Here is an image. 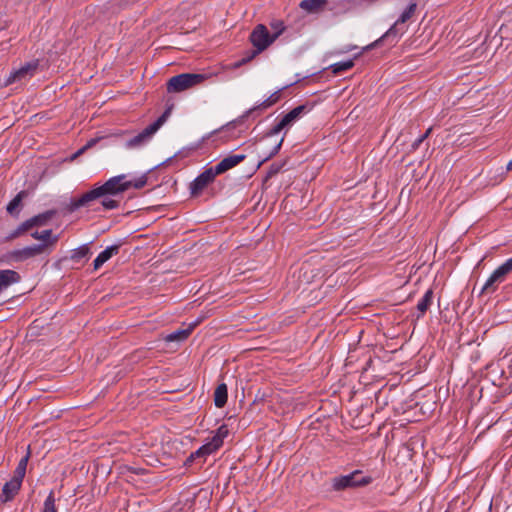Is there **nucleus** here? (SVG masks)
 I'll return each instance as SVG.
<instances>
[{
	"mask_svg": "<svg viewBox=\"0 0 512 512\" xmlns=\"http://www.w3.org/2000/svg\"><path fill=\"white\" fill-rule=\"evenodd\" d=\"M270 27L272 28V30L274 31L273 33H271V35L273 36V38L276 40L286 29L285 25H284V22L282 20H278V19H275V20H272L270 22Z\"/></svg>",
	"mask_w": 512,
	"mask_h": 512,
	"instance_id": "36",
	"label": "nucleus"
},
{
	"mask_svg": "<svg viewBox=\"0 0 512 512\" xmlns=\"http://www.w3.org/2000/svg\"><path fill=\"white\" fill-rule=\"evenodd\" d=\"M126 175H118L109 178L103 184L98 185L102 194L101 205L104 210L117 209L120 206V201L115 197L122 195L129 189V184L124 181Z\"/></svg>",
	"mask_w": 512,
	"mask_h": 512,
	"instance_id": "1",
	"label": "nucleus"
},
{
	"mask_svg": "<svg viewBox=\"0 0 512 512\" xmlns=\"http://www.w3.org/2000/svg\"><path fill=\"white\" fill-rule=\"evenodd\" d=\"M246 159L245 154L229 155L223 158L218 164L212 166L217 175H221L228 170L236 167Z\"/></svg>",
	"mask_w": 512,
	"mask_h": 512,
	"instance_id": "13",
	"label": "nucleus"
},
{
	"mask_svg": "<svg viewBox=\"0 0 512 512\" xmlns=\"http://www.w3.org/2000/svg\"><path fill=\"white\" fill-rule=\"evenodd\" d=\"M43 246L33 244L22 249L13 250L8 254V257L15 262H23L36 256L47 254L43 251Z\"/></svg>",
	"mask_w": 512,
	"mask_h": 512,
	"instance_id": "10",
	"label": "nucleus"
},
{
	"mask_svg": "<svg viewBox=\"0 0 512 512\" xmlns=\"http://www.w3.org/2000/svg\"><path fill=\"white\" fill-rule=\"evenodd\" d=\"M28 196V190H21L20 192H18L16 196L7 204V213L14 218H18L24 207L23 201L27 199Z\"/></svg>",
	"mask_w": 512,
	"mask_h": 512,
	"instance_id": "14",
	"label": "nucleus"
},
{
	"mask_svg": "<svg viewBox=\"0 0 512 512\" xmlns=\"http://www.w3.org/2000/svg\"><path fill=\"white\" fill-rule=\"evenodd\" d=\"M512 272V257L501 264L493 273H495L503 281Z\"/></svg>",
	"mask_w": 512,
	"mask_h": 512,
	"instance_id": "30",
	"label": "nucleus"
},
{
	"mask_svg": "<svg viewBox=\"0 0 512 512\" xmlns=\"http://www.w3.org/2000/svg\"><path fill=\"white\" fill-rule=\"evenodd\" d=\"M361 53L356 54L352 59L343 62H337L330 65L329 69L334 75H339L344 73L350 69H352L355 65V60L360 57Z\"/></svg>",
	"mask_w": 512,
	"mask_h": 512,
	"instance_id": "24",
	"label": "nucleus"
},
{
	"mask_svg": "<svg viewBox=\"0 0 512 512\" xmlns=\"http://www.w3.org/2000/svg\"><path fill=\"white\" fill-rule=\"evenodd\" d=\"M173 109V104L168 106L160 117H158L153 123L148 125L143 131L127 140L125 147L128 149L138 148L146 144L152 136L160 129V127L166 122Z\"/></svg>",
	"mask_w": 512,
	"mask_h": 512,
	"instance_id": "4",
	"label": "nucleus"
},
{
	"mask_svg": "<svg viewBox=\"0 0 512 512\" xmlns=\"http://www.w3.org/2000/svg\"><path fill=\"white\" fill-rule=\"evenodd\" d=\"M120 247V244H115L100 252L93 261L94 270H98L110 258H112L114 255H117L119 253Z\"/></svg>",
	"mask_w": 512,
	"mask_h": 512,
	"instance_id": "19",
	"label": "nucleus"
},
{
	"mask_svg": "<svg viewBox=\"0 0 512 512\" xmlns=\"http://www.w3.org/2000/svg\"><path fill=\"white\" fill-rule=\"evenodd\" d=\"M193 327L190 326L187 329L177 330L167 336V341H183L188 338L191 334Z\"/></svg>",
	"mask_w": 512,
	"mask_h": 512,
	"instance_id": "32",
	"label": "nucleus"
},
{
	"mask_svg": "<svg viewBox=\"0 0 512 512\" xmlns=\"http://www.w3.org/2000/svg\"><path fill=\"white\" fill-rule=\"evenodd\" d=\"M20 280L21 276L18 272L10 269L0 270V293Z\"/></svg>",
	"mask_w": 512,
	"mask_h": 512,
	"instance_id": "18",
	"label": "nucleus"
},
{
	"mask_svg": "<svg viewBox=\"0 0 512 512\" xmlns=\"http://www.w3.org/2000/svg\"><path fill=\"white\" fill-rule=\"evenodd\" d=\"M91 255V251L88 244H84L76 249L71 250L70 259L75 262L79 263L83 259H88Z\"/></svg>",
	"mask_w": 512,
	"mask_h": 512,
	"instance_id": "28",
	"label": "nucleus"
},
{
	"mask_svg": "<svg viewBox=\"0 0 512 512\" xmlns=\"http://www.w3.org/2000/svg\"><path fill=\"white\" fill-rule=\"evenodd\" d=\"M147 180H148V178L144 174L141 177H139L138 179H136L134 181H126V183L129 184V189L131 187H133L135 189H142L147 184Z\"/></svg>",
	"mask_w": 512,
	"mask_h": 512,
	"instance_id": "38",
	"label": "nucleus"
},
{
	"mask_svg": "<svg viewBox=\"0 0 512 512\" xmlns=\"http://www.w3.org/2000/svg\"><path fill=\"white\" fill-rule=\"evenodd\" d=\"M37 67H38L37 62L25 64L24 66H22L21 68H19L18 70L14 71L10 74L9 78L7 79V83L11 84L15 81H20L27 76H33Z\"/></svg>",
	"mask_w": 512,
	"mask_h": 512,
	"instance_id": "16",
	"label": "nucleus"
},
{
	"mask_svg": "<svg viewBox=\"0 0 512 512\" xmlns=\"http://www.w3.org/2000/svg\"><path fill=\"white\" fill-rule=\"evenodd\" d=\"M22 482L20 480H16L12 478L10 481L6 482L2 488V493L0 496L1 503H7L12 501L14 497L18 494L21 488Z\"/></svg>",
	"mask_w": 512,
	"mask_h": 512,
	"instance_id": "15",
	"label": "nucleus"
},
{
	"mask_svg": "<svg viewBox=\"0 0 512 512\" xmlns=\"http://www.w3.org/2000/svg\"><path fill=\"white\" fill-rule=\"evenodd\" d=\"M283 142H284V136L279 140V142L277 144L274 145L272 150L265 157H263L261 161H259V163L257 165V168H259L265 162L269 161L274 156H276L279 153V151H280V149L282 147Z\"/></svg>",
	"mask_w": 512,
	"mask_h": 512,
	"instance_id": "35",
	"label": "nucleus"
},
{
	"mask_svg": "<svg viewBox=\"0 0 512 512\" xmlns=\"http://www.w3.org/2000/svg\"><path fill=\"white\" fill-rule=\"evenodd\" d=\"M432 132V127H429L424 134L419 136L423 141L426 140Z\"/></svg>",
	"mask_w": 512,
	"mask_h": 512,
	"instance_id": "40",
	"label": "nucleus"
},
{
	"mask_svg": "<svg viewBox=\"0 0 512 512\" xmlns=\"http://www.w3.org/2000/svg\"><path fill=\"white\" fill-rule=\"evenodd\" d=\"M56 209H49L33 217L29 218L31 228L47 226L50 221L57 215Z\"/></svg>",
	"mask_w": 512,
	"mask_h": 512,
	"instance_id": "17",
	"label": "nucleus"
},
{
	"mask_svg": "<svg viewBox=\"0 0 512 512\" xmlns=\"http://www.w3.org/2000/svg\"><path fill=\"white\" fill-rule=\"evenodd\" d=\"M32 230L30 223L27 220L23 221L20 225L17 226L16 229L12 230L4 239L5 242L13 241L14 239L19 238L20 236L28 233Z\"/></svg>",
	"mask_w": 512,
	"mask_h": 512,
	"instance_id": "26",
	"label": "nucleus"
},
{
	"mask_svg": "<svg viewBox=\"0 0 512 512\" xmlns=\"http://www.w3.org/2000/svg\"><path fill=\"white\" fill-rule=\"evenodd\" d=\"M506 169L509 171V170H512V159L508 162L507 166H506Z\"/></svg>",
	"mask_w": 512,
	"mask_h": 512,
	"instance_id": "41",
	"label": "nucleus"
},
{
	"mask_svg": "<svg viewBox=\"0 0 512 512\" xmlns=\"http://www.w3.org/2000/svg\"><path fill=\"white\" fill-rule=\"evenodd\" d=\"M286 162L287 161L284 160L281 163H276V162L272 163L269 166L266 176L264 177V182H266L269 179H271L272 177L276 176L281 171V169L285 166Z\"/></svg>",
	"mask_w": 512,
	"mask_h": 512,
	"instance_id": "34",
	"label": "nucleus"
},
{
	"mask_svg": "<svg viewBox=\"0 0 512 512\" xmlns=\"http://www.w3.org/2000/svg\"><path fill=\"white\" fill-rule=\"evenodd\" d=\"M311 109L312 105L308 103L293 108L288 113L283 115L279 119V121L265 133V137L277 135L283 130H285V136L288 129L292 127L297 120H299L304 114L308 113Z\"/></svg>",
	"mask_w": 512,
	"mask_h": 512,
	"instance_id": "6",
	"label": "nucleus"
},
{
	"mask_svg": "<svg viewBox=\"0 0 512 512\" xmlns=\"http://www.w3.org/2000/svg\"><path fill=\"white\" fill-rule=\"evenodd\" d=\"M98 141H99V138H92V139H90L83 147H81L79 150H77L71 156V159L72 160L76 159L77 157L82 155L85 151H87L88 149L94 147L97 144Z\"/></svg>",
	"mask_w": 512,
	"mask_h": 512,
	"instance_id": "37",
	"label": "nucleus"
},
{
	"mask_svg": "<svg viewBox=\"0 0 512 512\" xmlns=\"http://www.w3.org/2000/svg\"><path fill=\"white\" fill-rule=\"evenodd\" d=\"M229 434V429H228V426L226 424H222L220 425L216 432H215V435L211 438V440L209 441V443L216 449V450H219L222 445H223V441L224 439L228 436Z\"/></svg>",
	"mask_w": 512,
	"mask_h": 512,
	"instance_id": "25",
	"label": "nucleus"
},
{
	"mask_svg": "<svg viewBox=\"0 0 512 512\" xmlns=\"http://www.w3.org/2000/svg\"><path fill=\"white\" fill-rule=\"evenodd\" d=\"M445 512H449V511H445Z\"/></svg>",
	"mask_w": 512,
	"mask_h": 512,
	"instance_id": "43",
	"label": "nucleus"
},
{
	"mask_svg": "<svg viewBox=\"0 0 512 512\" xmlns=\"http://www.w3.org/2000/svg\"><path fill=\"white\" fill-rule=\"evenodd\" d=\"M217 450L209 443L203 444L201 447H199L195 452H192L185 460L184 465L189 467L191 466L196 460H200L201 464H203L207 457L211 454L215 453Z\"/></svg>",
	"mask_w": 512,
	"mask_h": 512,
	"instance_id": "12",
	"label": "nucleus"
},
{
	"mask_svg": "<svg viewBox=\"0 0 512 512\" xmlns=\"http://www.w3.org/2000/svg\"><path fill=\"white\" fill-rule=\"evenodd\" d=\"M83 195L85 196L90 207H92L93 203L96 200H102V194L100 192L98 185H95L92 189L84 192Z\"/></svg>",
	"mask_w": 512,
	"mask_h": 512,
	"instance_id": "31",
	"label": "nucleus"
},
{
	"mask_svg": "<svg viewBox=\"0 0 512 512\" xmlns=\"http://www.w3.org/2000/svg\"><path fill=\"white\" fill-rule=\"evenodd\" d=\"M249 40L252 45L256 48L255 51L251 52L250 55L242 58L240 61L235 63V67H240L243 64H246L251 59H253L257 54L266 50L275 39L268 31L267 27L264 24H257L252 30Z\"/></svg>",
	"mask_w": 512,
	"mask_h": 512,
	"instance_id": "3",
	"label": "nucleus"
},
{
	"mask_svg": "<svg viewBox=\"0 0 512 512\" xmlns=\"http://www.w3.org/2000/svg\"><path fill=\"white\" fill-rule=\"evenodd\" d=\"M30 235L33 239L40 241L38 245H44L43 251H45L47 255L51 253L52 249L59 241V235H54L51 229H46L41 232L36 230L31 232Z\"/></svg>",
	"mask_w": 512,
	"mask_h": 512,
	"instance_id": "11",
	"label": "nucleus"
},
{
	"mask_svg": "<svg viewBox=\"0 0 512 512\" xmlns=\"http://www.w3.org/2000/svg\"><path fill=\"white\" fill-rule=\"evenodd\" d=\"M280 99H281V89L276 91V92H274V93H272L266 100H264L259 105L254 106L253 108H250L249 110H247L239 119L231 121L228 124H226L225 126H222L221 128L216 129V130L210 132L209 134L204 136L202 138V140L203 141L208 140L213 135H215L218 132L222 131L225 127H230V126L231 127H235L237 123L243 122V120L248 118L249 116H252L254 114L259 115L262 110L267 109V108L271 107L272 105L276 104Z\"/></svg>",
	"mask_w": 512,
	"mask_h": 512,
	"instance_id": "8",
	"label": "nucleus"
},
{
	"mask_svg": "<svg viewBox=\"0 0 512 512\" xmlns=\"http://www.w3.org/2000/svg\"><path fill=\"white\" fill-rule=\"evenodd\" d=\"M29 456H30V454L28 452L26 456L21 458V460L19 461V463L16 467V470L14 472V476L12 478H14L16 480H20V482L23 481V478L25 477V473H26Z\"/></svg>",
	"mask_w": 512,
	"mask_h": 512,
	"instance_id": "29",
	"label": "nucleus"
},
{
	"mask_svg": "<svg viewBox=\"0 0 512 512\" xmlns=\"http://www.w3.org/2000/svg\"><path fill=\"white\" fill-rule=\"evenodd\" d=\"M214 404L217 408H223L228 400V388L225 383H220L214 391Z\"/></svg>",
	"mask_w": 512,
	"mask_h": 512,
	"instance_id": "23",
	"label": "nucleus"
},
{
	"mask_svg": "<svg viewBox=\"0 0 512 512\" xmlns=\"http://www.w3.org/2000/svg\"><path fill=\"white\" fill-rule=\"evenodd\" d=\"M417 9V3L411 2L406 9L401 13L399 18L396 20V22L376 41L372 42L371 44L367 45L363 48V51H369L376 47H379L382 43H387L390 46H393L398 41L399 34H403L402 32H399L398 26L400 24H404L407 21H409L412 16L415 14V11Z\"/></svg>",
	"mask_w": 512,
	"mask_h": 512,
	"instance_id": "2",
	"label": "nucleus"
},
{
	"mask_svg": "<svg viewBox=\"0 0 512 512\" xmlns=\"http://www.w3.org/2000/svg\"><path fill=\"white\" fill-rule=\"evenodd\" d=\"M504 281L499 278L495 273H492L490 277L485 282L484 286L481 289L482 294H492L494 293L498 286Z\"/></svg>",
	"mask_w": 512,
	"mask_h": 512,
	"instance_id": "27",
	"label": "nucleus"
},
{
	"mask_svg": "<svg viewBox=\"0 0 512 512\" xmlns=\"http://www.w3.org/2000/svg\"><path fill=\"white\" fill-rule=\"evenodd\" d=\"M206 75L198 73H182L171 77L167 84L168 93H179L190 89L206 79Z\"/></svg>",
	"mask_w": 512,
	"mask_h": 512,
	"instance_id": "7",
	"label": "nucleus"
},
{
	"mask_svg": "<svg viewBox=\"0 0 512 512\" xmlns=\"http://www.w3.org/2000/svg\"><path fill=\"white\" fill-rule=\"evenodd\" d=\"M424 141L418 137L412 144H411V152H414L416 151L420 145L423 143Z\"/></svg>",
	"mask_w": 512,
	"mask_h": 512,
	"instance_id": "39",
	"label": "nucleus"
},
{
	"mask_svg": "<svg viewBox=\"0 0 512 512\" xmlns=\"http://www.w3.org/2000/svg\"><path fill=\"white\" fill-rule=\"evenodd\" d=\"M55 502V495L54 491L52 490L45 499L43 509L41 512H58Z\"/></svg>",
	"mask_w": 512,
	"mask_h": 512,
	"instance_id": "33",
	"label": "nucleus"
},
{
	"mask_svg": "<svg viewBox=\"0 0 512 512\" xmlns=\"http://www.w3.org/2000/svg\"><path fill=\"white\" fill-rule=\"evenodd\" d=\"M433 302V290L428 289L423 297L419 300L416 308L418 311V314L416 316L417 319H420L425 315V313L429 310L430 306Z\"/></svg>",
	"mask_w": 512,
	"mask_h": 512,
	"instance_id": "22",
	"label": "nucleus"
},
{
	"mask_svg": "<svg viewBox=\"0 0 512 512\" xmlns=\"http://www.w3.org/2000/svg\"><path fill=\"white\" fill-rule=\"evenodd\" d=\"M371 476H365L361 470H355L347 475L335 476L331 479L334 491H345L358 487H364L372 482Z\"/></svg>",
	"mask_w": 512,
	"mask_h": 512,
	"instance_id": "5",
	"label": "nucleus"
},
{
	"mask_svg": "<svg viewBox=\"0 0 512 512\" xmlns=\"http://www.w3.org/2000/svg\"><path fill=\"white\" fill-rule=\"evenodd\" d=\"M327 0H302L299 7L308 13H318L325 9Z\"/></svg>",
	"mask_w": 512,
	"mask_h": 512,
	"instance_id": "21",
	"label": "nucleus"
},
{
	"mask_svg": "<svg viewBox=\"0 0 512 512\" xmlns=\"http://www.w3.org/2000/svg\"><path fill=\"white\" fill-rule=\"evenodd\" d=\"M81 208H91L83 193L79 196L71 197L70 201L64 204V211L69 214L74 213Z\"/></svg>",
	"mask_w": 512,
	"mask_h": 512,
	"instance_id": "20",
	"label": "nucleus"
},
{
	"mask_svg": "<svg viewBox=\"0 0 512 512\" xmlns=\"http://www.w3.org/2000/svg\"><path fill=\"white\" fill-rule=\"evenodd\" d=\"M296 82H293V83H290L289 85H286L285 87H283V89L289 87V86H293Z\"/></svg>",
	"mask_w": 512,
	"mask_h": 512,
	"instance_id": "42",
	"label": "nucleus"
},
{
	"mask_svg": "<svg viewBox=\"0 0 512 512\" xmlns=\"http://www.w3.org/2000/svg\"><path fill=\"white\" fill-rule=\"evenodd\" d=\"M216 176L218 175L213 169V167L205 169L191 182V195L194 197L199 196L202 193V191L215 180Z\"/></svg>",
	"mask_w": 512,
	"mask_h": 512,
	"instance_id": "9",
	"label": "nucleus"
}]
</instances>
